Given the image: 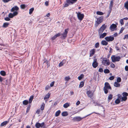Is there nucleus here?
I'll use <instances>...</instances> for the list:
<instances>
[{"label": "nucleus", "instance_id": "8", "mask_svg": "<svg viewBox=\"0 0 128 128\" xmlns=\"http://www.w3.org/2000/svg\"><path fill=\"white\" fill-rule=\"evenodd\" d=\"M102 64L105 66H108L109 65L110 62L109 60H107V58H104L103 60Z\"/></svg>", "mask_w": 128, "mask_h": 128}, {"label": "nucleus", "instance_id": "41", "mask_svg": "<svg viewBox=\"0 0 128 128\" xmlns=\"http://www.w3.org/2000/svg\"><path fill=\"white\" fill-rule=\"evenodd\" d=\"M99 43L98 42L95 44V48H98L99 46Z\"/></svg>", "mask_w": 128, "mask_h": 128}, {"label": "nucleus", "instance_id": "47", "mask_svg": "<svg viewBox=\"0 0 128 128\" xmlns=\"http://www.w3.org/2000/svg\"><path fill=\"white\" fill-rule=\"evenodd\" d=\"M70 79V78L69 76L66 77L65 78V80L66 81H68Z\"/></svg>", "mask_w": 128, "mask_h": 128}, {"label": "nucleus", "instance_id": "62", "mask_svg": "<svg viewBox=\"0 0 128 128\" xmlns=\"http://www.w3.org/2000/svg\"><path fill=\"white\" fill-rule=\"evenodd\" d=\"M44 122H42L41 124H40V126H40V127H43V126H44Z\"/></svg>", "mask_w": 128, "mask_h": 128}, {"label": "nucleus", "instance_id": "46", "mask_svg": "<svg viewBox=\"0 0 128 128\" xmlns=\"http://www.w3.org/2000/svg\"><path fill=\"white\" fill-rule=\"evenodd\" d=\"M116 80V82H120L121 81V78L120 77H118L117 78Z\"/></svg>", "mask_w": 128, "mask_h": 128}, {"label": "nucleus", "instance_id": "3", "mask_svg": "<svg viewBox=\"0 0 128 128\" xmlns=\"http://www.w3.org/2000/svg\"><path fill=\"white\" fill-rule=\"evenodd\" d=\"M96 20L95 21L94 26L96 27L98 26V25L102 23L104 20L103 17L101 16L98 18H96Z\"/></svg>", "mask_w": 128, "mask_h": 128}, {"label": "nucleus", "instance_id": "26", "mask_svg": "<svg viewBox=\"0 0 128 128\" xmlns=\"http://www.w3.org/2000/svg\"><path fill=\"white\" fill-rule=\"evenodd\" d=\"M68 114L67 112H64L62 113V115L63 116H68Z\"/></svg>", "mask_w": 128, "mask_h": 128}, {"label": "nucleus", "instance_id": "63", "mask_svg": "<svg viewBox=\"0 0 128 128\" xmlns=\"http://www.w3.org/2000/svg\"><path fill=\"white\" fill-rule=\"evenodd\" d=\"M68 6V4L67 3L65 4L64 6V7H66Z\"/></svg>", "mask_w": 128, "mask_h": 128}, {"label": "nucleus", "instance_id": "23", "mask_svg": "<svg viewBox=\"0 0 128 128\" xmlns=\"http://www.w3.org/2000/svg\"><path fill=\"white\" fill-rule=\"evenodd\" d=\"M44 106H45V104L44 103H42L40 107V109L42 110H44Z\"/></svg>", "mask_w": 128, "mask_h": 128}, {"label": "nucleus", "instance_id": "57", "mask_svg": "<svg viewBox=\"0 0 128 128\" xmlns=\"http://www.w3.org/2000/svg\"><path fill=\"white\" fill-rule=\"evenodd\" d=\"M4 80V78L0 76V82H2Z\"/></svg>", "mask_w": 128, "mask_h": 128}, {"label": "nucleus", "instance_id": "50", "mask_svg": "<svg viewBox=\"0 0 128 128\" xmlns=\"http://www.w3.org/2000/svg\"><path fill=\"white\" fill-rule=\"evenodd\" d=\"M4 20L6 21H9L10 20V19L9 17H6L4 18Z\"/></svg>", "mask_w": 128, "mask_h": 128}, {"label": "nucleus", "instance_id": "6", "mask_svg": "<svg viewBox=\"0 0 128 128\" xmlns=\"http://www.w3.org/2000/svg\"><path fill=\"white\" fill-rule=\"evenodd\" d=\"M94 92H92V91L89 90L87 91L86 93L89 98H92L94 95Z\"/></svg>", "mask_w": 128, "mask_h": 128}, {"label": "nucleus", "instance_id": "52", "mask_svg": "<svg viewBox=\"0 0 128 128\" xmlns=\"http://www.w3.org/2000/svg\"><path fill=\"white\" fill-rule=\"evenodd\" d=\"M103 70L102 68H100L98 70V72H103Z\"/></svg>", "mask_w": 128, "mask_h": 128}, {"label": "nucleus", "instance_id": "35", "mask_svg": "<svg viewBox=\"0 0 128 128\" xmlns=\"http://www.w3.org/2000/svg\"><path fill=\"white\" fill-rule=\"evenodd\" d=\"M34 10V8H30L29 10V14H31L33 12Z\"/></svg>", "mask_w": 128, "mask_h": 128}, {"label": "nucleus", "instance_id": "24", "mask_svg": "<svg viewBox=\"0 0 128 128\" xmlns=\"http://www.w3.org/2000/svg\"><path fill=\"white\" fill-rule=\"evenodd\" d=\"M61 112L60 110H58L56 111L55 114V116H59V114H60Z\"/></svg>", "mask_w": 128, "mask_h": 128}, {"label": "nucleus", "instance_id": "58", "mask_svg": "<svg viewBox=\"0 0 128 128\" xmlns=\"http://www.w3.org/2000/svg\"><path fill=\"white\" fill-rule=\"evenodd\" d=\"M118 99H121V98H122V95H121L120 94H118Z\"/></svg>", "mask_w": 128, "mask_h": 128}, {"label": "nucleus", "instance_id": "31", "mask_svg": "<svg viewBox=\"0 0 128 128\" xmlns=\"http://www.w3.org/2000/svg\"><path fill=\"white\" fill-rule=\"evenodd\" d=\"M35 126L36 128H39L40 126V124L38 122H37L35 124Z\"/></svg>", "mask_w": 128, "mask_h": 128}, {"label": "nucleus", "instance_id": "42", "mask_svg": "<svg viewBox=\"0 0 128 128\" xmlns=\"http://www.w3.org/2000/svg\"><path fill=\"white\" fill-rule=\"evenodd\" d=\"M44 63H46V64L48 67L50 66V64L48 61L46 60L44 62Z\"/></svg>", "mask_w": 128, "mask_h": 128}, {"label": "nucleus", "instance_id": "37", "mask_svg": "<svg viewBox=\"0 0 128 128\" xmlns=\"http://www.w3.org/2000/svg\"><path fill=\"white\" fill-rule=\"evenodd\" d=\"M115 103L116 104H118L120 102V100L118 98H117L115 101Z\"/></svg>", "mask_w": 128, "mask_h": 128}, {"label": "nucleus", "instance_id": "36", "mask_svg": "<svg viewBox=\"0 0 128 128\" xmlns=\"http://www.w3.org/2000/svg\"><path fill=\"white\" fill-rule=\"evenodd\" d=\"M31 106L30 105H29L27 107L26 110V112L28 113V112L30 110Z\"/></svg>", "mask_w": 128, "mask_h": 128}, {"label": "nucleus", "instance_id": "34", "mask_svg": "<svg viewBox=\"0 0 128 128\" xmlns=\"http://www.w3.org/2000/svg\"><path fill=\"white\" fill-rule=\"evenodd\" d=\"M96 14L98 15H102L104 14V13L103 12L100 11H97L96 12Z\"/></svg>", "mask_w": 128, "mask_h": 128}, {"label": "nucleus", "instance_id": "9", "mask_svg": "<svg viewBox=\"0 0 128 128\" xmlns=\"http://www.w3.org/2000/svg\"><path fill=\"white\" fill-rule=\"evenodd\" d=\"M105 40L107 42L112 41L114 40V38L112 36H106L105 38Z\"/></svg>", "mask_w": 128, "mask_h": 128}, {"label": "nucleus", "instance_id": "1", "mask_svg": "<svg viewBox=\"0 0 128 128\" xmlns=\"http://www.w3.org/2000/svg\"><path fill=\"white\" fill-rule=\"evenodd\" d=\"M68 29L67 28L64 30V32L62 34L61 33H58L56 34L54 36L52 37L51 39L52 40H53L56 38L57 37L60 36L61 35L62 36H60V38L62 39H65L67 36V34L68 32Z\"/></svg>", "mask_w": 128, "mask_h": 128}, {"label": "nucleus", "instance_id": "44", "mask_svg": "<svg viewBox=\"0 0 128 128\" xmlns=\"http://www.w3.org/2000/svg\"><path fill=\"white\" fill-rule=\"evenodd\" d=\"M122 95L123 96H126V97L128 95V93L126 92H123L122 93Z\"/></svg>", "mask_w": 128, "mask_h": 128}, {"label": "nucleus", "instance_id": "27", "mask_svg": "<svg viewBox=\"0 0 128 128\" xmlns=\"http://www.w3.org/2000/svg\"><path fill=\"white\" fill-rule=\"evenodd\" d=\"M84 82L83 81H82L79 85V88H81L84 85Z\"/></svg>", "mask_w": 128, "mask_h": 128}, {"label": "nucleus", "instance_id": "49", "mask_svg": "<svg viewBox=\"0 0 128 128\" xmlns=\"http://www.w3.org/2000/svg\"><path fill=\"white\" fill-rule=\"evenodd\" d=\"M120 22L122 25L124 24V23L122 19H121L120 20Z\"/></svg>", "mask_w": 128, "mask_h": 128}, {"label": "nucleus", "instance_id": "29", "mask_svg": "<svg viewBox=\"0 0 128 128\" xmlns=\"http://www.w3.org/2000/svg\"><path fill=\"white\" fill-rule=\"evenodd\" d=\"M28 103V102L27 100H24L23 101L22 103L24 105H27Z\"/></svg>", "mask_w": 128, "mask_h": 128}, {"label": "nucleus", "instance_id": "43", "mask_svg": "<svg viewBox=\"0 0 128 128\" xmlns=\"http://www.w3.org/2000/svg\"><path fill=\"white\" fill-rule=\"evenodd\" d=\"M40 110V109H38L36 111V113L38 114H40L41 111Z\"/></svg>", "mask_w": 128, "mask_h": 128}, {"label": "nucleus", "instance_id": "64", "mask_svg": "<svg viewBox=\"0 0 128 128\" xmlns=\"http://www.w3.org/2000/svg\"><path fill=\"white\" fill-rule=\"evenodd\" d=\"M115 48L117 50H120L119 48L117 46H115Z\"/></svg>", "mask_w": 128, "mask_h": 128}, {"label": "nucleus", "instance_id": "5", "mask_svg": "<svg viewBox=\"0 0 128 128\" xmlns=\"http://www.w3.org/2000/svg\"><path fill=\"white\" fill-rule=\"evenodd\" d=\"M120 59V58L119 56H113L111 57L112 61L113 62L119 61Z\"/></svg>", "mask_w": 128, "mask_h": 128}, {"label": "nucleus", "instance_id": "12", "mask_svg": "<svg viewBox=\"0 0 128 128\" xmlns=\"http://www.w3.org/2000/svg\"><path fill=\"white\" fill-rule=\"evenodd\" d=\"M82 119V118L80 117L76 116L73 118L72 120L74 122H79Z\"/></svg>", "mask_w": 128, "mask_h": 128}, {"label": "nucleus", "instance_id": "54", "mask_svg": "<svg viewBox=\"0 0 128 128\" xmlns=\"http://www.w3.org/2000/svg\"><path fill=\"white\" fill-rule=\"evenodd\" d=\"M64 63L62 62H61L59 64V66L60 67L63 65Z\"/></svg>", "mask_w": 128, "mask_h": 128}, {"label": "nucleus", "instance_id": "33", "mask_svg": "<svg viewBox=\"0 0 128 128\" xmlns=\"http://www.w3.org/2000/svg\"><path fill=\"white\" fill-rule=\"evenodd\" d=\"M112 95L111 94H110L108 96V100H111L112 99Z\"/></svg>", "mask_w": 128, "mask_h": 128}, {"label": "nucleus", "instance_id": "53", "mask_svg": "<svg viewBox=\"0 0 128 128\" xmlns=\"http://www.w3.org/2000/svg\"><path fill=\"white\" fill-rule=\"evenodd\" d=\"M18 12H17L15 11L13 13L14 16L17 15L18 14Z\"/></svg>", "mask_w": 128, "mask_h": 128}, {"label": "nucleus", "instance_id": "7", "mask_svg": "<svg viewBox=\"0 0 128 128\" xmlns=\"http://www.w3.org/2000/svg\"><path fill=\"white\" fill-rule=\"evenodd\" d=\"M106 28V26L105 24H104L102 25V26L98 30V34H101L104 30Z\"/></svg>", "mask_w": 128, "mask_h": 128}, {"label": "nucleus", "instance_id": "28", "mask_svg": "<svg viewBox=\"0 0 128 128\" xmlns=\"http://www.w3.org/2000/svg\"><path fill=\"white\" fill-rule=\"evenodd\" d=\"M70 106V104L68 103H66L64 104L63 107L64 108H67Z\"/></svg>", "mask_w": 128, "mask_h": 128}, {"label": "nucleus", "instance_id": "13", "mask_svg": "<svg viewBox=\"0 0 128 128\" xmlns=\"http://www.w3.org/2000/svg\"><path fill=\"white\" fill-rule=\"evenodd\" d=\"M77 0H66L68 4H72L75 3Z\"/></svg>", "mask_w": 128, "mask_h": 128}, {"label": "nucleus", "instance_id": "30", "mask_svg": "<svg viewBox=\"0 0 128 128\" xmlns=\"http://www.w3.org/2000/svg\"><path fill=\"white\" fill-rule=\"evenodd\" d=\"M33 98L34 96H30L29 102L30 104L32 102Z\"/></svg>", "mask_w": 128, "mask_h": 128}, {"label": "nucleus", "instance_id": "60", "mask_svg": "<svg viewBox=\"0 0 128 128\" xmlns=\"http://www.w3.org/2000/svg\"><path fill=\"white\" fill-rule=\"evenodd\" d=\"M124 28L123 27H122L120 30V33H122V32L123 30H124Z\"/></svg>", "mask_w": 128, "mask_h": 128}, {"label": "nucleus", "instance_id": "17", "mask_svg": "<svg viewBox=\"0 0 128 128\" xmlns=\"http://www.w3.org/2000/svg\"><path fill=\"white\" fill-rule=\"evenodd\" d=\"M117 27L116 25L114 24H112V25L110 26V28L112 30L116 28Z\"/></svg>", "mask_w": 128, "mask_h": 128}, {"label": "nucleus", "instance_id": "4", "mask_svg": "<svg viewBox=\"0 0 128 128\" xmlns=\"http://www.w3.org/2000/svg\"><path fill=\"white\" fill-rule=\"evenodd\" d=\"M76 13L77 14V16L78 20L80 21L82 20L84 17V14H81L80 12H76Z\"/></svg>", "mask_w": 128, "mask_h": 128}, {"label": "nucleus", "instance_id": "10", "mask_svg": "<svg viewBox=\"0 0 128 128\" xmlns=\"http://www.w3.org/2000/svg\"><path fill=\"white\" fill-rule=\"evenodd\" d=\"M98 63L97 62L96 59H94V62L92 64V65L93 67L94 68H96L98 66Z\"/></svg>", "mask_w": 128, "mask_h": 128}, {"label": "nucleus", "instance_id": "22", "mask_svg": "<svg viewBox=\"0 0 128 128\" xmlns=\"http://www.w3.org/2000/svg\"><path fill=\"white\" fill-rule=\"evenodd\" d=\"M0 74L2 76H4L6 75L5 72L4 70H2L0 72Z\"/></svg>", "mask_w": 128, "mask_h": 128}, {"label": "nucleus", "instance_id": "14", "mask_svg": "<svg viewBox=\"0 0 128 128\" xmlns=\"http://www.w3.org/2000/svg\"><path fill=\"white\" fill-rule=\"evenodd\" d=\"M19 10V8L17 6H16L14 7H12L11 10V12H13L14 11H17Z\"/></svg>", "mask_w": 128, "mask_h": 128}, {"label": "nucleus", "instance_id": "16", "mask_svg": "<svg viewBox=\"0 0 128 128\" xmlns=\"http://www.w3.org/2000/svg\"><path fill=\"white\" fill-rule=\"evenodd\" d=\"M10 24L8 22H5L4 23L2 26L3 27L5 28L8 26V25Z\"/></svg>", "mask_w": 128, "mask_h": 128}, {"label": "nucleus", "instance_id": "32", "mask_svg": "<svg viewBox=\"0 0 128 128\" xmlns=\"http://www.w3.org/2000/svg\"><path fill=\"white\" fill-rule=\"evenodd\" d=\"M84 75L83 74H81L80 76L78 77V80H81L82 78H84Z\"/></svg>", "mask_w": 128, "mask_h": 128}, {"label": "nucleus", "instance_id": "21", "mask_svg": "<svg viewBox=\"0 0 128 128\" xmlns=\"http://www.w3.org/2000/svg\"><path fill=\"white\" fill-rule=\"evenodd\" d=\"M124 7L128 11V0L124 3Z\"/></svg>", "mask_w": 128, "mask_h": 128}, {"label": "nucleus", "instance_id": "25", "mask_svg": "<svg viewBox=\"0 0 128 128\" xmlns=\"http://www.w3.org/2000/svg\"><path fill=\"white\" fill-rule=\"evenodd\" d=\"M120 84L118 83V82H115L114 83V86L116 87H119L120 86Z\"/></svg>", "mask_w": 128, "mask_h": 128}, {"label": "nucleus", "instance_id": "18", "mask_svg": "<svg viewBox=\"0 0 128 128\" xmlns=\"http://www.w3.org/2000/svg\"><path fill=\"white\" fill-rule=\"evenodd\" d=\"M8 123V121H5L2 123L0 124V126H6Z\"/></svg>", "mask_w": 128, "mask_h": 128}, {"label": "nucleus", "instance_id": "19", "mask_svg": "<svg viewBox=\"0 0 128 128\" xmlns=\"http://www.w3.org/2000/svg\"><path fill=\"white\" fill-rule=\"evenodd\" d=\"M106 32L100 35V38H103L106 35Z\"/></svg>", "mask_w": 128, "mask_h": 128}, {"label": "nucleus", "instance_id": "45", "mask_svg": "<svg viewBox=\"0 0 128 128\" xmlns=\"http://www.w3.org/2000/svg\"><path fill=\"white\" fill-rule=\"evenodd\" d=\"M21 8L22 9H24L26 8L25 5L24 4H21L20 6Z\"/></svg>", "mask_w": 128, "mask_h": 128}, {"label": "nucleus", "instance_id": "55", "mask_svg": "<svg viewBox=\"0 0 128 128\" xmlns=\"http://www.w3.org/2000/svg\"><path fill=\"white\" fill-rule=\"evenodd\" d=\"M54 83V82L53 81L50 84V86L51 87L53 86Z\"/></svg>", "mask_w": 128, "mask_h": 128}, {"label": "nucleus", "instance_id": "39", "mask_svg": "<svg viewBox=\"0 0 128 128\" xmlns=\"http://www.w3.org/2000/svg\"><path fill=\"white\" fill-rule=\"evenodd\" d=\"M127 99V97L126 96H124L122 98V101H126Z\"/></svg>", "mask_w": 128, "mask_h": 128}, {"label": "nucleus", "instance_id": "15", "mask_svg": "<svg viewBox=\"0 0 128 128\" xmlns=\"http://www.w3.org/2000/svg\"><path fill=\"white\" fill-rule=\"evenodd\" d=\"M50 94L49 93L47 94L44 96V100H45L46 102L48 100L50 97Z\"/></svg>", "mask_w": 128, "mask_h": 128}, {"label": "nucleus", "instance_id": "56", "mask_svg": "<svg viewBox=\"0 0 128 128\" xmlns=\"http://www.w3.org/2000/svg\"><path fill=\"white\" fill-rule=\"evenodd\" d=\"M114 76H112L110 77L109 78V79L110 80H112L114 79Z\"/></svg>", "mask_w": 128, "mask_h": 128}, {"label": "nucleus", "instance_id": "40", "mask_svg": "<svg viewBox=\"0 0 128 128\" xmlns=\"http://www.w3.org/2000/svg\"><path fill=\"white\" fill-rule=\"evenodd\" d=\"M104 72L105 73L108 74L110 72V71L108 69H105L104 70Z\"/></svg>", "mask_w": 128, "mask_h": 128}, {"label": "nucleus", "instance_id": "51", "mask_svg": "<svg viewBox=\"0 0 128 128\" xmlns=\"http://www.w3.org/2000/svg\"><path fill=\"white\" fill-rule=\"evenodd\" d=\"M110 66L111 67L113 68H114L115 67V65L112 63H111L110 64Z\"/></svg>", "mask_w": 128, "mask_h": 128}, {"label": "nucleus", "instance_id": "2", "mask_svg": "<svg viewBox=\"0 0 128 128\" xmlns=\"http://www.w3.org/2000/svg\"><path fill=\"white\" fill-rule=\"evenodd\" d=\"M112 90V88L109 84L108 82H106L104 84V86L103 88L104 93L106 94L108 92V90Z\"/></svg>", "mask_w": 128, "mask_h": 128}, {"label": "nucleus", "instance_id": "59", "mask_svg": "<svg viewBox=\"0 0 128 128\" xmlns=\"http://www.w3.org/2000/svg\"><path fill=\"white\" fill-rule=\"evenodd\" d=\"M50 88L49 86H46V87H45V90H48L49 88Z\"/></svg>", "mask_w": 128, "mask_h": 128}, {"label": "nucleus", "instance_id": "11", "mask_svg": "<svg viewBox=\"0 0 128 128\" xmlns=\"http://www.w3.org/2000/svg\"><path fill=\"white\" fill-rule=\"evenodd\" d=\"M96 50L95 48L91 49L90 52V57L92 56L94 54Z\"/></svg>", "mask_w": 128, "mask_h": 128}, {"label": "nucleus", "instance_id": "20", "mask_svg": "<svg viewBox=\"0 0 128 128\" xmlns=\"http://www.w3.org/2000/svg\"><path fill=\"white\" fill-rule=\"evenodd\" d=\"M101 44L103 45L106 46L108 44V42L104 40H102L101 42Z\"/></svg>", "mask_w": 128, "mask_h": 128}, {"label": "nucleus", "instance_id": "61", "mask_svg": "<svg viewBox=\"0 0 128 128\" xmlns=\"http://www.w3.org/2000/svg\"><path fill=\"white\" fill-rule=\"evenodd\" d=\"M125 70L126 71H128V66H126L125 67Z\"/></svg>", "mask_w": 128, "mask_h": 128}, {"label": "nucleus", "instance_id": "48", "mask_svg": "<svg viewBox=\"0 0 128 128\" xmlns=\"http://www.w3.org/2000/svg\"><path fill=\"white\" fill-rule=\"evenodd\" d=\"M123 39L124 40H125L126 39H128V34H126L125 35Z\"/></svg>", "mask_w": 128, "mask_h": 128}, {"label": "nucleus", "instance_id": "38", "mask_svg": "<svg viewBox=\"0 0 128 128\" xmlns=\"http://www.w3.org/2000/svg\"><path fill=\"white\" fill-rule=\"evenodd\" d=\"M8 16L10 18H12L14 16L13 14L12 13H10L8 14Z\"/></svg>", "mask_w": 128, "mask_h": 128}]
</instances>
